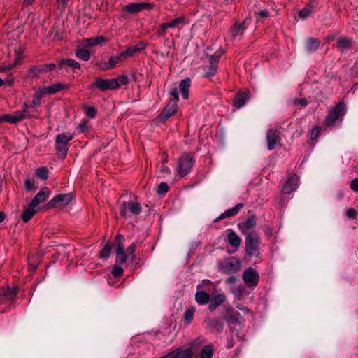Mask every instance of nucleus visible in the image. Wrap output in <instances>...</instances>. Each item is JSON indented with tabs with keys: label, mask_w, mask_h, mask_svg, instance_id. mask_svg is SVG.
I'll return each instance as SVG.
<instances>
[{
	"label": "nucleus",
	"mask_w": 358,
	"mask_h": 358,
	"mask_svg": "<svg viewBox=\"0 0 358 358\" xmlns=\"http://www.w3.org/2000/svg\"><path fill=\"white\" fill-rule=\"evenodd\" d=\"M124 241V236L122 234L117 235L115 247L116 253V263L118 264H124L129 257H131L132 259L135 258L134 252L136 249V244L132 243L127 248L125 252Z\"/></svg>",
	"instance_id": "1"
},
{
	"label": "nucleus",
	"mask_w": 358,
	"mask_h": 358,
	"mask_svg": "<svg viewBox=\"0 0 358 358\" xmlns=\"http://www.w3.org/2000/svg\"><path fill=\"white\" fill-rule=\"evenodd\" d=\"M128 83V78L125 75H120L113 79H103L96 78L90 88H98L101 91L115 90L126 85Z\"/></svg>",
	"instance_id": "2"
},
{
	"label": "nucleus",
	"mask_w": 358,
	"mask_h": 358,
	"mask_svg": "<svg viewBox=\"0 0 358 358\" xmlns=\"http://www.w3.org/2000/svg\"><path fill=\"white\" fill-rule=\"evenodd\" d=\"M219 269L226 274L237 272L241 268V262L236 257H228L218 264Z\"/></svg>",
	"instance_id": "3"
},
{
	"label": "nucleus",
	"mask_w": 358,
	"mask_h": 358,
	"mask_svg": "<svg viewBox=\"0 0 358 358\" xmlns=\"http://www.w3.org/2000/svg\"><path fill=\"white\" fill-rule=\"evenodd\" d=\"M194 166V160L188 154L182 155L178 160L177 172L180 177L188 174Z\"/></svg>",
	"instance_id": "4"
},
{
	"label": "nucleus",
	"mask_w": 358,
	"mask_h": 358,
	"mask_svg": "<svg viewBox=\"0 0 358 358\" xmlns=\"http://www.w3.org/2000/svg\"><path fill=\"white\" fill-rule=\"evenodd\" d=\"M73 138V135L69 133H62L57 136L55 140V149L59 155L65 157L68 151L67 143Z\"/></svg>",
	"instance_id": "5"
},
{
	"label": "nucleus",
	"mask_w": 358,
	"mask_h": 358,
	"mask_svg": "<svg viewBox=\"0 0 358 358\" xmlns=\"http://www.w3.org/2000/svg\"><path fill=\"white\" fill-rule=\"evenodd\" d=\"M259 244L260 240L259 235L255 231H250L245 238L247 253L250 256L256 255Z\"/></svg>",
	"instance_id": "6"
},
{
	"label": "nucleus",
	"mask_w": 358,
	"mask_h": 358,
	"mask_svg": "<svg viewBox=\"0 0 358 358\" xmlns=\"http://www.w3.org/2000/svg\"><path fill=\"white\" fill-rule=\"evenodd\" d=\"M141 212V204L133 201L124 202L120 207V213L125 217L138 215Z\"/></svg>",
	"instance_id": "7"
},
{
	"label": "nucleus",
	"mask_w": 358,
	"mask_h": 358,
	"mask_svg": "<svg viewBox=\"0 0 358 358\" xmlns=\"http://www.w3.org/2000/svg\"><path fill=\"white\" fill-rule=\"evenodd\" d=\"M345 113V105L343 103H338L334 108L329 110L326 118V123L329 126H333L336 122L342 118Z\"/></svg>",
	"instance_id": "8"
},
{
	"label": "nucleus",
	"mask_w": 358,
	"mask_h": 358,
	"mask_svg": "<svg viewBox=\"0 0 358 358\" xmlns=\"http://www.w3.org/2000/svg\"><path fill=\"white\" fill-rule=\"evenodd\" d=\"M259 274L252 268H247L243 273V279L248 287L256 286L259 282Z\"/></svg>",
	"instance_id": "9"
},
{
	"label": "nucleus",
	"mask_w": 358,
	"mask_h": 358,
	"mask_svg": "<svg viewBox=\"0 0 358 358\" xmlns=\"http://www.w3.org/2000/svg\"><path fill=\"white\" fill-rule=\"evenodd\" d=\"M73 196L72 194H64L55 196L49 202L48 205L51 206H65L68 205Z\"/></svg>",
	"instance_id": "10"
},
{
	"label": "nucleus",
	"mask_w": 358,
	"mask_h": 358,
	"mask_svg": "<svg viewBox=\"0 0 358 358\" xmlns=\"http://www.w3.org/2000/svg\"><path fill=\"white\" fill-rule=\"evenodd\" d=\"M279 131L275 129H270L266 134L267 148L269 150H273L280 142Z\"/></svg>",
	"instance_id": "11"
},
{
	"label": "nucleus",
	"mask_w": 358,
	"mask_h": 358,
	"mask_svg": "<svg viewBox=\"0 0 358 358\" xmlns=\"http://www.w3.org/2000/svg\"><path fill=\"white\" fill-rule=\"evenodd\" d=\"M299 185V177L296 175L290 176L282 189L285 194H290L295 191Z\"/></svg>",
	"instance_id": "12"
},
{
	"label": "nucleus",
	"mask_w": 358,
	"mask_h": 358,
	"mask_svg": "<svg viewBox=\"0 0 358 358\" xmlns=\"http://www.w3.org/2000/svg\"><path fill=\"white\" fill-rule=\"evenodd\" d=\"M50 195V190L44 187L41 189V190L38 192V194L34 196L33 200L31 201V206H37L40 203L44 202L48 196Z\"/></svg>",
	"instance_id": "13"
},
{
	"label": "nucleus",
	"mask_w": 358,
	"mask_h": 358,
	"mask_svg": "<svg viewBox=\"0 0 358 358\" xmlns=\"http://www.w3.org/2000/svg\"><path fill=\"white\" fill-rule=\"evenodd\" d=\"M151 4L144 2H135L127 4L124 7V10L131 14L138 13L143 9L151 8Z\"/></svg>",
	"instance_id": "14"
},
{
	"label": "nucleus",
	"mask_w": 358,
	"mask_h": 358,
	"mask_svg": "<svg viewBox=\"0 0 358 358\" xmlns=\"http://www.w3.org/2000/svg\"><path fill=\"white\" fill-rule=\"evenodd\" d=\"M176 101H170L159 115V118L162 121L166 120L176 111Z\"/></svg>",
	"instance_id": "15"
},
{
	"label": "nucleus",
	"mask_w": 358,
	"mask_h": 358,
	"mask_svg": "<svg viewBox=\"0 0 358 358\" xmlns=\"http://www.w3.org/2000/svg\"><path fill=\"white\" fill-rule=\"evenodd\" d=\"M246 29L245 22L236 23L231 29L232 40L241 39Z\"/></svg>",
	"instance_id": "16"
},
{
	"label": "nucleus",
	"mask_w": 358,
	"mask_h": 358,
	"mask_svg": "<svg viewBox=\"0 0 358 358\" xmlns=\"http://www.w3.org/2000/svg\"><path fill=\"white\" fill-rule=\"evenodd\" d=\"M146 46V43L144 41H140L138 43L136 44L134 46L128 47L125 51L121 52L122 57H131L134 54H136L141 52L143 49H144Z\"/></svg>",
	"instance_id": "17"
},
{
	"label": "nucleus",
	"mask_w": 358,
	"mask_h": 358,
	"mask_svg": "<svg viewBox=\"0 0 358 358\" xmlns=\"http://www.w3.org/2000/svg\"><path fill=\"white\" fill-rule=\"evenodd\" d=\"M104 41L105 38L102 36H99L95 38L83 39L80 41V46L82 48L94 47Z\"/></svg>",
	"instance_id": "18"
},
{
	"label": "nucleus",
	"mask_w": 358,
	"mask_h": 358,
	"mask_svg": "<svg viewBox=\"0 0 358 358\" xmlns=\"http://www.w3.org/2000/svg\"><path fill=\"white\" fill-rule=\"evenodd\" d=\"M64 87L65 86L62 83H57L50 86H43L40 87V92L41 94H51L63 90Z\"/></svg>",
	"instance_id": "19"
},
{
	"label": "nucleus",
	"mask_w": 358,
	"mask_h": 358,
	"mask_svg": "<svg viewBox=\"0 0 358 358\" xmlns=\"http://www.w3.org/2000/svg\"><path fill=\"white\" fill-rule=\"evenodd\" d=\"M249 99V92L245 91L244 92H241L236 94L235 96L234 104V106H236V108H240L242 106H243L246 101Z\"/></svg>",
	"instance_id": "20"
},
{
	"label": "nucleus",
	"mask_w": 358,
	"mask_h": 358,
	"mask_svg": "<svg viewBox=\"0 0 358 358\" xmlns=\"http://www.w3.org/2000/svg\"><path fill=\"white\" fill-rule=\"evenodd\" d=\"M243 208L242 203L237 204L234 207H233L230 209H228L226 211H224L223 213H222L217 218H216L215 220V222H217L221 219L229 217L236 215L239 212L241 208Z\"/></svg>",
	"instance_id": "21"
},
{
	"label": "nucleus",
	"mask_w": 358,
	"mask_h": 358,
	"mask_svg": "<svg viewBox=\"0 0 358 358\" xmlns=\"http://www.w3.org/2000/svg\"><path fill=\"white\" fill-rule=\"evenodd\" d=\"M226 300V296L224 294H216L210 301L209 309L213 311L218 306L222 305Z\"/></svg>",
	"instance_id": "22"
},
{
	"label": "nucleus",
	"mask_w": 358,
	"mask_h": 358,
	"mask_svg": "<svg viewBox=\"0 0 358 358\" xmlns=\"http://www.w3.org/2000/svg\"><path fill=\"white\" fill-rule=\"evenodd\" d=\"M25 115L24 114V112L21 111H16L13 114L6 115V122L12 124L19 122L22 121Z\"/></svg>",
	"instance_id": "23"
},
{
	"label": "nucleus",
	"mask_w": 358,
	"mask_h": 358,
	"mask_svg": "<svg viewBox=\"0 0 358 358\" xmlns=\"http://www.w3.org/2000/svg\"><path fill=\"white\" fill-rule=\"evenodd\" d=\"M227 239L229 243L234 248H238L241 243L239 236L231 229L228 230Z\"/></svg>",
	"instance_id": "24"
},
{
	"label": "nucleus",
	"mask_w": 358,
	"mask_h": 358,
	"mask_svg": "<svg viewBox=\"0 0 358 358\" xmlns=\"http://www.w3.org/2000/svg\"><path fill=\"white\" fill-rule=\"evenodd\" d=\"M218 62H219V56H215V55L210 56V66H208L209 71L206 72V73H205L206 77L209 78L215 73V72L217 71V65Z\"/></svg>",
	"instance_id": "25"
},
{
	"label": "nucleus",
	"mask_w": 358,
	"mask_h": 358,
	"mask_svg": "<svg viewBox=\"0 0 358 358\" xmlns=\"http://www.w3.org/2000/svg\"><path fill=\"white\" fill-rule=\"evenodd\" d=\"M191 80L189 78H187L183 79L179 85L180 90L182 93V96L185 99L188 98V92L190 87Z\"/></svg>",
	"instance_id": "26"
},
{
	"label": "nucleus",
	"mask_w": 358,
	"mask_h": 358,
	"mask_svg": "<svg viewBox=\"0 0 358 358\" xmlns=\"http://www.w3.org/2000/svg\"><path fill=\"white\" fill-rule=\"evenodd\" d=\"M210 296L205 292L199 291L195 294L196 301L201 305H205L210 301Z\"/></svg>",
	"instance_id": "27"
},
{
	"label": "nucleus",
	"mask_w": 358,
	"mask_h": 358,
	"mask_svg": "<svg viewBox=\"0 0 358 358\" xmlns=\"http://www.w3.org/2000/svg\"><path fill=\"white\" fill-rule=\"evenodd\" d=\"M34 208L35 206H31V203H30L29 205L24 208L22 214V220L24 222H27L36 214V210H34Z\"/></svg>",
	"instance_id": "28"
},
{
	"label": "nucleus",
	"mask_w": 358,
	"mask_h": 358,
	"mask_svg": "<svg viewBox=\"0 0 358 358\" xmlns=\"http://www.w3.org/2000/svg\"><path fill=\"white\" fill-rule=\"evenodd\" d=\"M174 351L175 358H192L193 356L191 349L177 348Z\"/></svg>",
	"instance_id": "29"
},
{
	"label": "nucleus",
	"mask_w": 358,
	"mask_h": 358,
	"mask_svg": "<svg viewBox=\"0 0 358 358\" xmlns=\"http://www.w3.org/2000/svg\"><path fill=\"white\" fill-rule=\"evenodd\" d=\"M320 40L314 38H308L306 41V48L310 52H315L320 46Z\"/></svg>",
	"instance_id": "30"
},
{
	"label": "nucleus",
	"mask_w": 358,
	"mask_h": 358,
	"mask_svg": "<svg viewBox=\"0 0 358 358\" xmlns=\"http://www.w3.org/2000/svg\"><path fill=\"white\" fill-rule=\"evenodd\" d=\"M122 59H124V57H122L121 53L118 56H116V57L112 56L110 57L108 62L104 64V65L102 66V69L103 70H108V69H112L113 67H114L116 65V64L120 60H121Z\"/></svg>",
	"instance_id": "31"
},
{
	"label": "nucleus",
	"mask_w": 358,
	"mask_h": 358,
	"mask_svg": "<svg viewBox=\"0 0 358 358\" xmlns=\"http://www.w3.org/2000/svg\"><path fill=\"white\" fill-rule=\"evenodd\" d=\"M352 41L347 38H340L336 43V47L339 50H344L351 47Z\"/></svg>",
	"instance_id": "32"
},
{
	"label": "nucleus",
	"mask_w": 358,
	"mask_h": 358,
	"mask_svg": "<svg viewBox=\"0 0 358 358\" xmlns=\"http://www.w3.org/2000/svg\"><path fill=\"white\" fill-rule=\"evenodd\" d=\"M232 292L237 301H241L243 299L244 294L246 292L245 288L243 285H239L233 287Z\"/></svg>",
	"instance_id": "33"
},
{
	"label": "nucleus",
	"mask_w": 358,
	"mask_h": 358,
	"mask_svg": "<svg viewBox=\"0 0 358 358\" xmlns=\"http://www.w3.org/2000/svg\"><path fill=\"white\" fill-rule=\"evenodd\" d=\"M17 288L15 287H8L6 290L2 289L0 291L1 294V301L7 299L10 296H14L16 294Z\"/></svg>",
	"instance_id": "34"
},
{
	"label": "nucleus",
	"mask_w": 358,
	"mask_h": 358,
	"mask_svg": "<svg viewBox=\"0 0 358 358\" xmlns=\"http://www.w3.org/2000/svg\"><path fill=\"white\" fill-rule=\"evenodd\" d=\"M213 348L212 345H207L203 348L201 352V358H212Z\"/></svg>",
	"instance_id": "35"
},
{
	"label": "nucleus",
	"mask_w": 358,
	"mask_h": 358,
	"mask_svg": "<svg viewBox=\"0 0 358 358\" xmlns=\"http://www.w3.org/2000/svg\"><path fill=\"white\" fill-rule=\"evenodd\" d=\"M110 252H111V246H110L109 242H107L104 245L101 251L100 252L99 257L101 259H106L110 257Z\"/></svg>",
	"instance_id": "36"
},
{
	"label": "nucleus",
	"mask_w": 358,
	"mask_h": 358,
	"mask_svg": "<svg viewBox=\"0 0 358 358\" xmlns=\"http://www.w3.org/2000/svg\"><path fill=\"white\" fill-rule=\"evenodd\" d=\"M195 308L194 307L188 308L184 313L185 322L189 324L194 317Z\"/></svg>",
	"instance_id": "37"
},
{
	"label": "nucleus",
	"mask_w": 358,
	"mask_h": 358,
	"mask_svg": "<svg viewBox=\"0 0 358 358\" xmlns=\"http://www.w3.org/2000/svg\"><path fill=\"white\" fill-rule=\"evenodd\" d=\"M76 55L79 59H81L84 61H87V60H89L90 57V52L85 49L81 48V49H78L76 52Z\"/></svg>",
	"instance_id": "38"
},
{
	"label": "nucleus",
	"mask_w": 358,
	"mask_h": 358,
	"mask_svg": "<svg viewBox=\"0 0 358 358\" xmlns=\"http://www.w3.org/2000/svg\"><path fill=\"white\" fill-rule=\"evenodd\" d=\"M313 6L310 4L307 5L304 8L299 12V15L301 19H306L312 13Z\"/></svg>",
	"instance_id": "39"
},
{
	"label": "nucleus",
	"mask_w": 358,
	"mask_h": 358,
	"mask_svg": "<svg viewBox=\"0 0 358 358\" xmlns=\"http://www.w3.org/2000/svg\"><path fill=\"white\" fill-rule=\"evenodd\" d=\"M46 68L47 66H43L42 67L34 66L29 70V75L32 78L37 77L40 73L45 71Z\"/></svg>",
	"instance_id": "40"
},
{
	"label": "nucleus",
	"mask_w": 358,
	"mask_h": 358,
	"mask_svg": "<svg viewBox=\"0 0 358 358\" xmlns=\"http://www.w3.org/2000/svg\"><path fill=\"white\" fill-rule=\"evenodd\" d=\"M48 171L45 167H41L36 169V174L41 180H46L48 178Z\"/></svg>",
	"instance_id": "41"
},
{
	"label": "nucleus",
	"mask_w": 358,
	"mask_h": 358,
	"mask_svg": "<svg viewBox=\"0 0 358 358\" xmlns=\"http://www.w3.org/2000/svg\"><path fill=\"white\" fill-rule=\"evenodd\" d=\"M62 64H66V65H68L69 66H71L74 69H80L79 63L77 62L76 61H75L74 59H63L62 61Z\"/></svg>",
	"instance_id": "42"
},
{
	"label": "nucleus",
	"mask_w": 358,
	"mask_h": 358,
	"mask_svg": "<svg viewBox=\"0 0 358 358\" xmlns=\"http://www.w3.org/2000/svg\"><path fill=\"white\" fill-rule=\"evenodd\" d=\"M168 185L162 182L157 186L156 191L159 194H164L168 191Z\"/></svg>",
	"instance_id": "43"
},
{
	"label": "nucleus",
	"mask_w": 358,
	"mask_h": 358,
	"mask_svg": "<svg viewBox=\"0 0 358 358\" xmlns=\"http://www.w3.org/2000/svg\"><path fill=\"white\" fill-rule=\"evenodd\" d=\"M24 187L27 191L34 190L36 189L34 181L31 180L27 178L24 181Z\"/></svg>",
	"instance_id": "44"
},
{
	"label": "nucleus",
	"mask_w": 358,
	"mask_h": 358,
	"mask_svg": "<svg viewBox=\"0 0 358 358\" xmlns=\"http://www.w3.org/2000/svg\"><path fill=\"white\" fill-rule=\"evenodd\" d=\"M84 109L85 111V114L88 117L93 118L96 116V110L94 108L90 106H84Z\"/></svg>",
	"instance_id": "45"
},
{
	"label": "nucleus",
	"mask_w": 358,
	"mask_h": 358,
	"mask_svg": "<svg viewBox=\"0 0 358 358\" xmlns=\"http://www.w3.org/2000/svg\"><path fill=\"white\" fill-rule=\"evenodd\" d=\"M182 22V19L180 17H177L172 20L170 22H166V27L168 28H174L176 27L180 22Z\"/></svg>",
	"instance_id": "46"
},
{
	"label": "nucleus",
	"mask_w": 358,
	"mask_h": 358,
	"mask_svg": "<svg viewBox=\"0 0 358 358\" xmlns=\"http://www.w3.org/2000/svg\"><path fill=\"white\" fill-rule=\"evenodd\" d=\"M15 55V58L14 59V62L10 65L9 68L15 66L20 62V60L22 58V53L20 51H16Z\"/></svg>",
	"instance_id": "47"
},
{
	"label": "nucleus",
	"mask_w": 358,
	"mask_h": 358,
	"mask_svg": "<svg viewBox=\"0 0 358 358\" xmlns=\"http://www.w3.org/2000/svg\"><path fill=\"white\" fill-rule=\"evenodd\" d=\"M122 273H123V269L121 267H120L118 266H115L113 267V271H112V274L113 275L114 277H119Z\"/></svg>",
	"instance_id": "48"
},
{
	"label": "nucleus",
	"mask_w": 358,
	"mask_h": 358,
	"mask_svg": "<svg viewBox=\"0 0 358 358\" xmlns=\"http://www.w3.org/2000/svg\"><path fill=\"white\" fill-rule=\"evenodd\" d=\"M268 16V12L266 10H259L256 13V17L258 20L267 17Z\"/></svg>",
	"instance_id": "49"
},
{
	"label": "nucleus",
	"mask_w": 358,
	"mask_h": 358,
	"mask_svg": "<svg viewBox=\"0 0 358 358\" xmlns=\"http://www.w3.org/2000/svg\"><path fill=\"white\" fill-rule=\"evenodd\" d=\"M245 227L247 229H252L255 226V220L254 218H248L245 223Z\"/></svg>",
	"instance_id": "50"
},
{
	"label": "nucleus",
	"mask_w": 358,
	"mask_h": 358,
	"mask_svg": "<svg viewBox=\"0 0 358 358\" xmlns=\"http://www.w3.org/2000/svg\"><path fill=\"white\" fill-rule=\"evenodd\" d=\"M168 27L165 23L162 24L160 27L157 29V33L159 36H164L166 33Z\"/></svg>",
	"instance_id": "51"
},
{
	"label": "nucleus",
	"mask_w": 358,
	"mask_h": 358,
	"mask_svg": "<svg viewBox=\"0 0 358 358\" xmlns=\"http://www.w3.org/2000/svg\"><path fill=\"white\" fill-rule=\"evenodd\" d=\"M43 94H41L40 90L38 91V93L35 94L34 99H33V103L34 105H38L40 103V101H41V96Z\"/></svg>",
	"instance_id": "52"
},
{
	"label": "nucleus",
	"mask_w": 358,
	"mask_h": 358,
	"mask_svg": "<svg viewBox=\"0 0 358 358\" xmlns=\"http://www.w3.org/2000/svg\"><path fill=\"white\" fill-rule=\"evenodd\" d=\"M319 133H320L319 128L317 127H314L311 130V133H310V138H311V139H315L318 136Z\"/></svg>",
	"instance_id": "53"
},
{
	"label": "nucleus",
	"mask_w": 358,
	"mask_h": 358,
	"mask_svg": "<svg viewBox=\"0 0 358 358\" xmlns=\"http://www.w3.org/2000/svg\"><path fill=\"white\" fill-rule=\"evenodd\" d=\"M350 187L352 190L358 192V178H355L351 181Z\"/></svg>",
	"instance_id": "54"
},
{
	"label": "nucleus",
	"mask_w": 358,
	"mask_h": 358,
	"mask_svg": "<svg viewBox=\"0 0 358 358\" xmlns=\"http://www.w3.org/2000/svg\"><path fill=\"white\" fill-rule=\"evenodd\" d=\"M346 214L348 217L350 218H355L357 216V212L354 208H349L347 210Z\"/></svg>",
	"instance_id": "55"
},
{
	"label": "nucleus",
	"mask_w": 358,
	"mask_h": 358,
	"mask_svg": "<svg viewBox=\"0 0 358 358\" xmlns=\"http://www.w3.org/2000/svg\"><path fill=\"white\" fill-rule=\"evenodd\" d=\"M170 94L173 97V99L172 101H176V103H177L178 101V90L176 88H173L171 91Z\"/></svg>",
	"instance_id": "56"
},
{
	"label": "nucleus",
	"mask_w": 358,
	"mask_h": 358,
	"mask_svg": "<svg viewBox=\"0 0 358 358\" xmlns=\"http://www.w3.org/2000/svg\"><path fill=\"white\" fill-rule=\"evenodd\" d=\"M160 172L164 174H170L169 168L164 164H162L160 168Z\"/></svg>",
	"instance_id": "57"
},
{
	"label": "nucleus",
	"mask_w": 358,
	"mask_h": 358,
	"mask_svg": "<svg viewBox=\"0 0 358 358\" xmlns=\"http://www.w3.org/2000/svg\"><path fill=\"white\" fill-rule=\"evenodd\" d=\"M68 1L69 0H57V7L62 9L66 8Z\"/></svg>",
	"instance_id": "58"
},
{
	"label": "nucleus",
	"mask_w": 358,
	"mask_h": 358,
	"mask_svg": "<svg viewBox=\"0 0 358 358\" xmlns=\"http://www.w3.org/2000/svg\"><path fill=\"white\" fill-rule=\"evenodd\" d=\"M160 358H175V351H174V350H173L172 351H171L168 354L162 356Z\"/></svg>",
	"instance_id": "59"
},
{
	"label": "nucleus",
	"mask_w": 358,
	"mask_h": 358,
	"mask_svg": "<svg viewBox=\"0 0 358 358\" xmlns=\"http://www.w3.org/2000/svg\"><path fill=\"white\" fill-rule=\"evenodd\" d=\"M236 281V278L235 276H229L226 279V282L228 284H234Z\"/></svg>",
	"instance_id": "60"
},
{
	"label": "nucleus",
	"mask_w": 358,
	"mask_h": 358,
	"mask_svg": "<svg viewBox=\"0 0 358 358\" xmlns=\"http://www.w3.org/2000/svg\"><path fill=\"white\" fill-rule=\"evenodd\" d=\"M79 129L81 132H84L87 129V126L86 122H82L79 124Z\"/></svg>",
	"instance_id": "61"
},
{
	"label": "nucleus",
	"mask_w": 358,
	"mask_h": 358,
	"mask_svg": "<svg viewBox=\"0 0 358 358\" xmlns=\"http://www.w3.org/2000/svg\"><path fill=\"white\" fill-rule=\"evenodd\" d=\"M296 102L301 105L302 106H305L308 104V102L306 99H300L297 100Z\"/></svg>",
	"instance_id": "62"
},
{
	"label": "nucleus",
	"mask_w": 358,
	"mask_h": 358,
	"mask_svg": "<svg viewBox=\"0 0 358 358\" xmlns=\"http://www.w3.org/2000/svg\"><path fill=\"white\" fill-rule=\"evenodd\" d=\"M237 308H238L239 310H242V311L245 312V313H248V309L246 307H245L244 306H240L239 305H237Z\"/></svg>",
	"instance_id": "63"
},
{
	"label": "nucleus",
	"mask_w": 358,
	"mask_h": 358,
	"mask_svg": "<svg viewBox=\"0 0 358 358\" xmlns=\"http://www.w3.org/2000/svg\"><path fill=\"white\" fill-rule=\"evenodd\" d=\"M46 66H47L46 71L55 69L56 67L55 64H52V63H51L50 64H47Z\"/></svg>",
	"instance_id": "64"
}]
</instances>
